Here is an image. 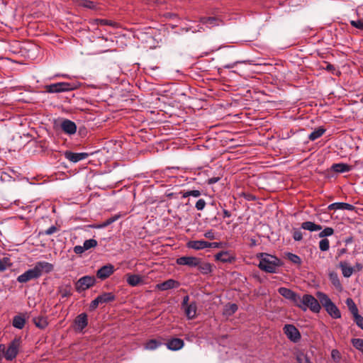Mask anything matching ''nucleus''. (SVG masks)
Masks as SVG:
<instances>
[{"instance_id":"f257e3e1","label":"nucleus","mask_w":363,"mask_h":363,"mask_svg":"<svg viewBox=\"0 0 363 363\" xmlns=\"http://www.w3.org/2000/svg\"><path fill=\"white\" fill-rule=\"evenodd\" d=\"M53 270V265L47 262H38L33 268L26 271L17 277L20 283H26L30 280L39 278L43 272L49 273Z\"/></svg>"},{"instance_id":"f03ea898","label":"nucleus","mask_w":363,"mask_h":363,"mask_svg":"<svg viewBox=\"0 0 363 363\" xmlns=\"http://www.w3.org/2000/svg\"><path fill=\"white\" fill-rule=\"evenodd\" d=\"M282 264L281 260L269 254H261L258 264L259 268L267 273H276L279 267Z\"/></svg>"},{"instance_id":"7ed1b4c3","label":"nucleus","mask_w":363,"mask_h":363,"mask_svg":"<svg viewBox=\"0 0 363 363\" xmlns=\"http://www.w3.org/2000/svg\"><path fill=\"white\" fill-rule=\"evenodd\" d=\"M296 306L303 311L309 308L313 313H319L321 309V304L318 298H315L311 294H304L303 296L299 295Z\"/></svg>"},{"instance_id":"20e7f679","label":"nucleus","mask_w":363,"mask_h":363,"mask_svg":"<svg viewBox=\"0 0 363 363\" xmlns=\"http://www.w3.org/2000/svg\"><path fill=\"white\" fill-rule=\"evenodd\" d=\"M316 297L318 298L320 304L325 308L327 313L333 318L337 319L341 318L340 310L326 294L318 291L316 293Z\"/></svg>"},{"instance_id":"39448f33","label":"nucleus","mask_w":363,"mask_h":363,"mask_svg":"<svg viewBox=\"0 0 363 363\" xmlns=\"http://www.w3.org/2000/svg\"><path fill=\"white\" fill-rule=\"evenodd\" d=\"M77 88L74 83L58 82L46 85L45 86V91L48 93H60L72 91Z\"/></svg>"},{"instance_id":"423d86ee","label":"nucleus","mask_w":363,"mask_h":363,"mask_svg":"<svg viewBox=\"0 0 363 363\" xmlns=\"http://www.w3.org/2000/svg\"><path fill=\"white\" fill-rule=\"evenodd\" d=\"M21 341V337H17L11 342L5 352L4 357L6 360L12 361L16 357L18 353Z\"/></svg>"},{"instance_id":"0eeeda50","label":"nucleus","mask_w":363,"mask_h":363,"mask_svg":"<svg viewBox=\"0 0 363 363\" xmlns=\"http://www.w3.org/2000/svg\"><path fill=\"white\" fill-rule=\"evenodd\" d=\"M96 279L94 276H84L75 283V289L78 292L88 289L95 284Z\"/></svg>"},{"instance_id":"6e6552de","label":"nucleus","mask_w":363,"mask_h":363,"mask_svg":"<svg viewBox=\"0 0 363 363\" xmlns=\"http://www.w3.org/2000/svg\"><path fill=\"white\" fill-rule=\"evenodd\" d=\"M284 332L287 338L294 343L298 342L301 338L300 332L294 325H285L284 327Z\"/></svg>"},{"instance_id":"1a4fd4ad","label":"nucleus","mask_w":363,"mask_h":363,"mask_svg":"<svg viewBox=\"0 0 363 363\" xmlns=\"http://www.w3.org/2000/svg\"><path fill=\"white\" fill-rule=\"evenodd\" d=\"M115 272V267L111 264H107L100 267L96 273V276L101 280H105L112 275Z\"/></svg>"},{"instance_id":"9d476101","label":"nucleus","mask_w":363,"mask_h":363,"mask_svg":"<svg viewBox=\"0 0 363 363\" xmlns=\"http://www.w3.org/2000/svg\"><path fill=\"white\" fill-rule=\"evenodd\" d=\"M177 264L179 265H186L191 267L199 266L201 259L196 257L184 256L177 259Z\"/></svg>"},{"instance_id":"9b49d317","label":"nucleus","mask_w":363,"mask_h":363,"mask_svg":"<svg viewBox=\"0 0 363 363\" xmlns=\"http://www.w3.org/2000/svg\"><path fill=\"white\" fill-rule=\"evenodd\" d=\"M74 330L82 332L88 325V315L85 313H80L74 319Z\"/></svg>"},{"instance_id":"f8f14e48","label":"nucleus","mask_w":363,"mask_h":363,"mask_svg":"<svg viewBox=\"0 0 363 363\" xmlns=\"http://www.w3.org/2000/svg\"><path fill=\"white\" fill-rule=\"evenodd\" d=\"M65 157L73 163H77L81 160H85L89 157V154L86 152H73L72 151L67 150L64 152Z\"/></svg>"},{"instance_id":"ddd939ff","label":"nucleus","mask_w":363,"mask_h":363,"mask_svg":"<svg viewBox=\"0 0 363 363\" xmlns=\"http://www.w3.org/2000/svg\"><path fill=\"white\" fill-rule=\"evenodd\" d=\"M278 292L286 299L292 301L295 305L296 304L297 301H298L299 295L290 289L286 287H280L278 289Z\"/></svg>"},{"instance_id":"4468645a","label":"nucleus","mask_w":363,"mask_h":363,"mask_svg":"<svg viewBox=\"0 0 363 363\" xmlns=\"http://www.w3.org/2000/svg\"><path fill=\"white\" fill-rule=\"evenodd\" d=\"M215 259L223 263H232L235 260V256L230 251H221L215 255Z\"/></svg>"},{"instance_id":"2eb2a0df","label":"nucleus","mask_w":363,"mask_h":363,"mask_svg":"<svg viewBox=\"0 0 363 363\" xmlns=\"http://www.w3.org/2000/svg\"><path fill=\"white\" fill-rule=\"evenodd\" d=\"M60 127L62 131L68 135H73L77 131V125L75 123L69 119H65L61 123Z\"/></svg>"},{"instance_id":"dca6fc26","label":"nucleus","mask_w":363,"mask_h":363,"mask_svg":"<svg viewBox=\"0 0 363 363\" xmlns=\"http://www.w3.org/2000/svg\"><path fill=\"white\" fill-rule=\"evenodd\" d=\"M179 283L172 279H169L165 281L157 284L156 288L160 291H167L169 289L177 288L179 286Z\"/></svg>"},{"instance_id":"f3484780","label":"nucleus","mask_w":363,"mask_h":363,"mask_svg":"<svg viewBox=\"0 0 363 363\" xmlns=\"http://www.w3.org/2000/svg\"><path fill=\"white\" fill-rule=\"evenodd\" d=\"M166 345L169 350L177 351L182 349L184 347V340L180 338L174 337L169 340L167 342Z\"/></svg>"},{"instance_id":"a211bd4d","label":"nucleus","mask_w":363,"mask_h":363,"mask_svg":"<svg viewBox=\"0 0 363 363\" xmlns=\"http://www.w3.org/2000/svg\"><path fill=\"white\" fill-rule=\"evenodd\" d=\"M354 209V206L352 204L344 203V202H336L330 204L328 206V210L329 211H337V210H347V211H353Z\"/></svg>"},{"instance_id":"6ab92c4d","label":"nucleus","mask_w":363,"mask_h":363,"mask_svg":"<svg viewBox=\"0 0 363 363\" xmlns=\"http://www.w3.org/2000/svg\"><path fill=\"white\" fill-rule=\"evenodd\" d=\"M200 22L203 25H206L209 28H212L219 26L222 21L218 17H201L200 18Z\"/></svg>"},{"instance_id":"aec40b11","label":"nucleus","mask_w":363,"mask_h":363,"mask_svg":"<svg viewBox=\"0 0 363 363\" xmlns=\"http://www.w3.org/2000/svg\"><path fill=\"white\" fill-rule=\"evenodd\" d=\"M208 242L205 240H190L186 244L187 247L197 250L208 248Z\"/></svg>"},{"instance_id":"412c9836","label":"nucleus","mask_w":363,"mask_h":363,"mask_svg":"<svg viewBox=\"0 0 363 363\" xmlns=\"http://www.w3.org/2000/svg\"><path fill=\"white\" fill-rule=\"evenodd\" d=\"M188 319L192 320L196 317L197 306L195 301L189 303V306L183 308Z\"/></svg>"},{"instance_id":"4be33fe9","label":"nucleus","mask_w":363,"mask_h":363,"mask_svg":"<svg viewBox=\"0 0 363 363\" xmlns=\"http://www.w3.org/2000/svg\"><path fill=\"white\" fill-rule=\"evenodd\" d=\"M358 18L350 21L351 25L360 30H363V7H360L357 11Z\"/></svg>"},{"instance_id":"5701e85b","label":"nucleus","mask_w":363,"mask_h":363,"mask_svg":"<svg viewBox=\"0 0 363 363\" xmlns=\"http://www.w3.org/2000/svg\"><path fill=\"white\" fill-rule=\"evenodd\" d=\"M352 167L345 163H335L331 167V169L337 173H345L351 171Z\"/></svg>"},{"instance_id":"b1692460","label":"nucleus","mask_w":363,"mask_h":363,"mask_svg":"<svg viewBox=\"0 0 363 363\" xmlns=\"http://www.w3.org/2000/svg\"><path fill=\"white\" fill-rule=\"evenodd\" d=\"M25 314L15 315L13 318L12 325L17 329H23L26 324Z\"/></svg>"},{"instance_id":"393cba45","label":"nucleus","mask_w":363,"mask_h":363,"mask_svg":"<svg viewBox=\"0 0 363 363\" xmlns=\"http://www.w3.org/2000/svg\"><path fill=\"white\" fill-rule=\"evenodd\" d=\"M301 228L309 230L311 232H313L320 230L322 229V226L311 221H306L302 223Z\"/></svg>"},{"instance_id":"a878e982","label":"nucleus","mask_w":363,"mask_h":363,"mask_svg":"<svg viewBox=\"0 0 363 363\" xmlns=\"http://www.w3.org/2000/svg\"><path fill=\"white\" fill-rule=\"evenodd\" d=\"M340 267L342 269V275L345 277H350L352 276L354 272L353 267L348 265V264L345 262H341L340 263Z\"/></svg>"},{"instance_id":"bb28decb","label":"nucleus","mask_w":363,"mask_h":363,"mask_svg":"<svg viewBox=\"0 0 363 363\" xmlns=\"http://www.w3.org/2000/svg\"><path fill=\"white\" fill-rule=\"evenodd\" d=\"M33 322L35 325L40 329H45L48 325L47 318L43 316L33 318Z\"/></svg>"},{"instance_id":"cd10ccee","label":"nucleus","mask_w":363,"mask_h":363,"mask_svg":"<svg viewBox=\"0 0 363 363\" xmlns=\"http://www.w3.org/2000/svg\"><path fill=\"white\" fill-rule=\"evenodd\" d=\"M143 281L140 276L138 274H128L127 282L130 286H136Z\"/></svg>"},{"instance_id":"c85d7f7f","label":"nucleus","mask_w":363,"mask_h":363,"mask_svg":"<svg viewBox=\"0 0 363 363\" xmlns=\"http://www.w3.org/2000/svg\"><path fill=\"white\" fill-rule=\"evenodd\" d=\"M101 303H106L115 300V296L111 292H105L97 296Z\"/></svg>"},{"instance_id":"c756f323","label":"nucleus","mask_w":363,"mask_h":363,"mask_svg":"<svg viewBox=\"0 0 363 363\" xmlns=\"http://www.w3.org/2000/svg\"><path fill=\"white\" fill-rule=\"evenodd\" d=\"M325 129L323 127H319L318 128L313 130L309 135L308 139L311 141H314L315 140L320 138L325 132Z\"/></svg>"},{"instance_id":"7c9ffc66","label":"nucleus","mask_w":363,"mask_h":363,"mask_svg":"<svg viewBox=\"0 0 363 363\" xmlns=\"http://www.w3.org/2000/svg\"><path fill=\"white\" fill-rule=\"evenodd\" d=\"M238 306L235 303H230L225 306L223 314L227 316H230L238 311Z\"/></svg>"},{"instance_id":"2f4dec72","label":"nucleus","mask_w":363,"mask_h":363,"mask_svg":"<svg viewBox=\"0 0 363 363\" xmlns=\"http://www.w3.org/2000/svg\"><path fill=\"white\" fill-rule=\"evenodd\" d=\"M119 218L120 215H115L113 216H111V218L106 219V220L99 224L96 228H104L108 226L109 225L112 224L113 222L116 221Z\"/></svg>"},{"instance_id":"473e14b6","label":"nucleus","mask_w":363,"mask_h":363,"mask_svg":"<svg viewBox=\"0 0 363 363\" xmlns=\"http://www.w3.org/2000/svg\"><path fill=\"white\" fill-rule=\"evenodd\" d=\"M346 304L353 316L359 313L358 308L356 304L354 303V301L351 298H347Z\"/></svg>"},{"instance_id":"72a5a7b5","label":"nucleus","mask_w":363,"mask_h":363,"mask_svg":"<svg viewBox=\"0 0 363 363\" xmlns=\"http://www.w3.org/2000/svg\"><path fill=\"white\" fill-rule=\"evenodd\" d=\"M160 345H161L160 342H159L155 339H152V340H150L149 341H147L145 343V348L146 350H153L157 349Z\"/></svg>"},{"instance_id":"f704fd0d","label":"nucleus","mask_w":363,"mask_h":363,"mask_svg":"<svg viewBox=\"0 0 363 363\" xmlns=\"http://www.w3.org/2000/svg\"><path fill=\"white\" fill-rule=\"evenodd\" d=\"M352 346L363 354V339L352 338L351 340Z\"/></svg>"},{"instance_id":"c9c22d12","label":"nucleus","mask_w":363,"mask_h":363,"mask_svg":"<svg viewBox=\"0 0 363 363\" xmlns=\"http://www.w3.org/2000/svg\"><path fill=\"white\" fill-rule=\"evenodd\" d=\"M60 293L62 297H68L72 295V287L69 284L62 286L60 288Z\"/></svg>"},{"instance_id":"e433bc0d","label":"nucleus","mask_w":363,"mask_h":363,"mask_svg":"<svg viewBox=\"0 0 363 363\" xmlns=\"http://www.w3.org/2000/svg\"><path fill=\"white\" fill-rule=\"evenodd\" d=\"M334 233V229L330 227H326L319 234V238H325V237L331 236Z\"/></svg>"},{"instance_id":"4c0bfd02","label":"nucleus","mask_w":363,"mask_h":363,"mask_svg":"<svg viewBox=\"0 0 363 363\" xmlns=\"http://www.w3.org/2000/svg\"><path fill=\"white\" fill-rule=\"evenodd\" d=\"M97 241L95 239L86 240L84 242V248L88 250L92 247H95L97 245Z\"/></svg>"},{"instance_id":"58836bf2","label":"nucleus","mask_w":363,"mask_h":363,"mask_svg":"<svg viewBox=\"0 0 363 363\" xmlns=\"http://www.w3.org/2000/svg\"><path fill=\"white\" fill-rule=\"evenodd\" d=\"M298 363H311L309 357L303 352H300L296 355Z\"/></svg>"},{"instance_id":"ea45409f","label":"nucleus","mask_w":363,"mask_h":363,"mask_svg":"<svg viewBox=\"0 0 363 363\" xmlns=\"http://www.w3.org/2000/svg\"><path fill=\"white\" fill-rule=\"evenodd\" d=\"M319 248L321 251H327L330 248V242L327 238H323L319 242Z\"/></svg>"},{"instance_id":"a19ab883","label":"nucleus","mask_w":363,"mask_h":363,"mask_svg":"<svg viewBox=\"0 0 363 363\" xmlns=\"http://www.w3.org/2000/svg\"><path fill=\"white\" fill-rule=\"evenodd\" d=\"M330 279L332 284L336 287L339 288L341 286L340 281L336 273L332 272L330 274Z\"/></svg>"},{"instance_id":"79ce46f5","label":"nucleus","mask_w":363,"mask_h":363,"mask_svg":"<svg viewBox=\"0 0 363 363\" xmlns=\"http://www.w3.org/2000/svg\"><path fill=\"white\" fill-rule=\"evenodd\" d=\"M286 257H287L289 260H290L291 262H293L294 264H299L301 262V258L298 255H296L295 254L289 252L286 255Z\"/></svg>"},{"instance_id":"37998d69","label":"nucleus","mask_w":363,"mask_h":363,"mask_svg":"<svg viewBox=\"0 0 363 363\" xmlns=\"http://www.w3.org/2000/svg\"><path fill=\"white\" fill-rule=\"evenodd\" d=\"M293 238L296 241H301L303 239V235L300 229L294 228L293 229Z\"/></svg>"},{"instance_id":"c03bdc74","label":"nucleus","mask_w":363,"mask_h":363,"mask_svg":"<svg viewBox=\"0 0 363 363\" xmlns=\"http://www.w3.org/2000/svg\"><path fill=\"white\" fill-rule=\"evenodd\" d=\"M354 321L358 327L363 330V317L359 313L353 316Z\"/></svg>"},{"instance_id":"a18cd8bd","label":"nucleus","mask_w":363,"mask_h":363,"mask_svg":"<svg viewBox=\"0 0 363 363\" xmlns=\"http://www.w3.org/2000/svg\"><path fill=\"white\" fill-rule=\"evenodd\" d=\"M206 201L204 199H199L197 202L196 203L195 207L198 211H202L204 209L206 206Z\"/></svg>"},{"instance_id":"49530a36","label":"nucleus","mask_w":363,"mask_h":363,"mask_svg":"<svg viewBox=\"0 0 363 363\" xmlns=\"http://www.w3.org/2000/svg\"><path fill=\"white\" fill-rule=\"evenodd\" d=\"M99 304H101V303L99 300V298L96 297L95 299H94L91 302L90 306H89L90 310H91V311L95 310Z\"/></svg>"},{"instance_id":"de8ad7c7","label":"nucleus","mask_w":363,"mask_h":363,"mask_svg":"<svg viewBox=\"0 0 363 363\" xmlns=\"http://www.w3.org/2000/svg\"><path fill=\"white\" fill-rule=\"evenodd\" d=\"M200 269L204 273H208L211 272V265L209 263H204L202 266H200Z\"/></svg>"},{"instance_id":"09e8293b","label":"nucleus","mask_w":363,"mask_h":363,"mask_svg":"<svg viewBox=\"0 0 363 363\" xmlns=\"http://www.w3.org/2000/svg\"><path fill=\"white\" fill-rule=\"evenodd\" d=\"M243 196L247 201H255L257 199V197L250 193H244Z\"/></svg>"},{"instance_id":"8fccbe9b","label":"nucleus","mask_w":363,"mask_h":363,"mask_svg":"<svg viewBox=\"0 0 363 363\" xmlns=\"http://www.w3.org/2000/svg\"><path fill=\"white\" fill-rule=\"evenodd\" d=\"M86 250L84 248V245L83 246H81V245H76L74 247V252L77 254V255H80V254H82L84 252H85Z\"/></svg>"},{"instance_id":"3c124183","label":"nucleus","mask_w":363,"mask_h":363,"mask_svg":"<svg viewBox=\"0 0 363 363\" xmlns=\"http://www.w3.org/2000/svg\"><path fill=\"white\" fill-rule=\"evenodd\" d=\"M57 227H55V225H52L45 231V234L50 235L57 232Z\"/></svg>"},{"instance_id":"603ef678","label":"nucleus","mask_w":363,"mask_h":363,"mask_svg":"<svg viewBox=\"0 0 363 363\" xmlns=\"http://www.w3.org/2000/svg\"><path fill=\"white\" fill-rule=\"evenodd\" d=\"M204 236L208 239L213 240L215 239V233L212 230H210L204 233Z\"/></svg>"},{"instance_id":"864d4df0","label":"nucleus","mask_w":363,"mask_h":363,"mask_svg":"<svg viewBox=\"0 0 363 363\" xmlns=\"http://www.w3.org/2000/svg\"><path fill=\"white\" fill-rule=\"evenodd\" d=\"M224 245L223 242H208V247L220 248Z\"/></svg>"},{"instance_id":"5fc2aeb1","label":"nucleus","mask_w":363,"mask_h":363,"mask_svg":"<svg viewBox=\"0 0 363 363\" xmlns=\"http://www.w3.org/2000/svg\"><path fill=\"white\" fill-rule=\"evenodd\" d=\"M190 196L199 197L201 195V192L199 190H189Z\"/></svg>"},{"instance_id":"6e6d98bb","label":"nucleus","mask_w":363,"mask_h":363,"mask_svg":"<svg viewBox=\"0 0 363 363\" xmlns=\"http://www.w3.org/2000/svg\"><path fill=\"white\" fill-rule=\"evenodd\" d=\"M220 179V178L219 177H213L209 178L207 181V183H208V184H213L217 183Z\"/></svg>"},{"instance_id":"4d7b16f0","label":"nucleus","mask_w":363,"mask_h":363,"mask_svg":"<svg viewBox=\"0 0 363 363\" xmlns=\"http://www.w3.org/2000/svg\"><path fill=\"white\" fill-rule=\"evenodd\" d=\"M325 63L327 65L324 69L330 72L334 73V72L336 70L335 66L330 63H327V62H325Z\"/></svg>"},{"instance_id":"13d9d810","label":"nucleus","mask_w":363,"mask_h":363,"mask_svg":"<svg viewBox=\"0 0 363 363\" xmlns=\"http://www.w3.org/2000/svg\"><path fill=\"white\" fill-rule=\"evenodd\" d=\"M189 296H184L182 302V308L189 305Z\"/></svg>"},{"instance_id":"bf43d9fd","label":"nucleus","mask_w":363,"mask_h":363,"mask_svg":"<svg viewBox=\"0 0 363 363\" xmlns=\"http://www.w3.org/2000/svg\"><path fill=\"white\" fill-rule=\"evenodd\" d=\"M346 252H347L346 248L340 249L337 252V257L342 256L343 254L346 253Z\"/></svg>"},{"instance_id":"052dcab7","label":"nucleus","mask_w":363,"mask_h":363,"mask_svg":"<svg viewBox=\"0 0 363 363\" xmlns=\"http://www.w3.org/2000/svg\"><path fill=\"white\" fill-rule=\"evenodd\" d=\"M231 216V213L229 211L226 209H223V217L224 218H229Z\"/></svg>"},{"instance_id":"680f3d73","label":"nucleus","mask_w":363,"mask_h":363,"mask_svg":"<svg viewBox=\"0 0 363 363\" xmlns=\"http://www.w3.org/2000/svg\"><path fill=\"white\" fill-rule=\"evenodd\" d=\"M6 269L4 263L3 261L0 259V272H3Z\"/></svg>"},{"instance_id":"e2e57ef3","label":"nucleus","mask_w":363,"mask_h":363,"mask_svg":"<svg viewBox=\"0 0 363 363\" xmlns=\"http://www.w3.org/2000/svg\"><path fill=\"white\" fill-rule=\"evenodd\" d=\"M6 347L3 344H1L0 345V354L2 353L5 355V352H6Z\"/></svg>"},{"instance_id":"0e129e2a","label":"nucleus","mask_w":363,"mask_h":363,"mask_svg":"<svg viewBox=\"0 0 363 363\" xmlns=\"http://www.w3.org/2000/svg\"><path fill=\"white\" fill-rule=\"evenodd\" d=\"M182 198H187V197L190 196L189 191L182 192Z\"/></svg>"},{"instance_id":"69168bd1","label":"nucleus","mask_w":363,"mask_h":363,"mask_svg":"<svg viewBox=\"0 0 363 363\" xmlns=\"http://www.w3.org/2000/svg\"><path fill=\"white\" fill-rule=\"evenodd\" d=\"M238 62H235V63H233V64H228V65H226L224 66L225 68H228V69H230V68H233L235 64H237Z\"/></svg>"},{"instance_id":"338daca9","label":"nucleus","mask_w":363,"mask_h":363,"mask_svg":"<svg viewBox=\"0 0 363 363\" xmlns=\"http://www.w3.org/2000/svg\"><path fill=\"white\" fill-rule=\"evenodd\" d=\"M336 354H338V351H337V350H333L332 351V357H333V358H335V356H336Z\"/></svg>"},{"instance_id":"774afa93","label":"nucleus","mask_w":363,"mask_h":363,"mask_svg":"<svg viewBox=\"0 0 363 363\" xmlns=\"http://www.w3.org/2000/svg\"><path fill=\"white\" fill-rule=\"evenodd\" d=\"M357 267L358 269H361L362 268V266L360 264H357Z\"/></svg>"}]
</instances>
